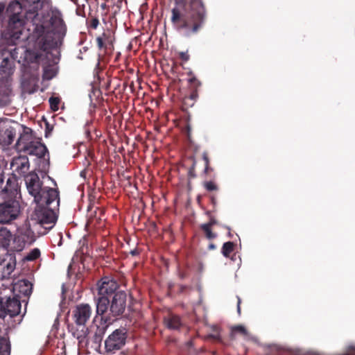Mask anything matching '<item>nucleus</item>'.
Returning <instances> with one entry per match:
<instances>
[{
	"instance_id": "nucleus-1",
	"label": "nucleus",
	"mask_w": 355,
	"mask_h": 355,
	"mask_svg": "<svg viewBox=\"0 0 355 355\" xmlns=\"http://www.w3.org/2000/svg\"><path fill=\"white\" fill-rule=\"evenodd\" d=\"M6 12L8 21L1 37L9 46L16 45L26 22L32 24V36L37 39V46L43 49L55 46L66 35L62 14L52 6L51 0L13 1L8 4Z\"/></svg>"
},
{
	"instance_id": "nucleus-2",
	"label": "nucleus",
	"mask_w": 355,
	"mask_h": 355,
	"mask_svg": "<svg viewBox=\"0 0 355 355\" xmlns=\"http://www.w3.org/2000/svg\"><path fill=\"white\" fill-rule=\"evenodd\" d=\"M171 21L173 27L186 36L196 33L202 27L205 8L201 0H174Z\"/></svg>"
},
{
	"instance_id": "nucleus-3",
	"label": "nucleus",
	"mask_w": 355,
	"mask_h": 355,
	"mask_svg": "<svg viewBox=\"0 0 355 355\" xmlns=\"http://www.w3.org/2000/svg\"><path fill=\"white\" fill-rule=\"evenodd\" d=\"M59 205V196L55 198L45 200L42 203H36L32 220H35L45 230H51L56 222L55 211L58 209Z\"/></svg>"
},
{
	"instance_id": "nucleus-4",
	"label": "nucleus",
	"mask_w": 355,
	"mask_h": 355,
	"mask_svg": "<svg viewBox=\"0 0 355 355\" xmlns=\"http://www.w3.org/2000/svg\"><path fill=\"white\" fill-rule=\"evenodd\" d=\"M24 180L28 193L33 197L36 203H42L44 200L55 198L59 196L57 189L43 186V182L36 173L31 172L24 177Z\"/></svg>"
},
{
	"instance_id": "nucleus-5",
	"label": "nucleus",
	"mask_w": 355,
	"mask_h": 355,
	"mask_svg": "<svg viewBox=\"0 0 355 355\" xmlns=\"http://www.w3.org/2000/svg\"><path fill=\"white\" fill-rule=\"evenodd\" d=\"M33 130L29 128H25L24 134L18 139L17 148L31 155H35L39 158L44 157L46 154L49 157L46 146L40 141H33Z\"/></svg>"
},
{
	"instance_id": "nucleus-6",
	"label": "nucleus",
	"mask_w": 355,
	"mask_h": 355,
	"mask_svg": "<svg viewBox=\"0 0 355 355\" xmlns=\"http://www.w3.org/2000/svg\"><path fill=\"white\" fill-rule=\"evenodd\" d=\"M97 291L98 297L96 300V311H107L110 306V297L119 288L118 282L110 277H103L98 281Z\"/></svg>"
},
{
	"instance_id": "nucleus-7",
	"label": "nucleus",
	"mask_w": 355,
	"mask_h": 355,
	"mask_svg": "<svg viewBox=\"0 0 355 355\" xmlns=\"http://www.w3.org/2000/svg\"><path fill=\"white\" fill-rule=\"evenodd\" d=\"M20 214V203L16 199L9 198L0 203V224L11 223Z\"/></svg>"
},
{
	"instance_id": "nucleus-8",
	"label": "nucleus",
	"mask_w": 355,
	"mask_h": 355,
	"mask_svg": "<svg viewBox=\"0 0 355 355\" xmlns=\"http://www.w3.org/2000/svg\"><path fill=\"white\" fill-rule=\"evenodd\" d=\"M128 338V329L121 327L115 329L105 340V349L107 353H114L122 349Z\"/></svg>"
},
{
	"instance_id": "nucleus-9",
	"label": "nucleus",
	"mask_w": 355,
	"mask_h": 355,
	"mask_svg": "<svg viewBox=\"0 0 355 355\" xmlns=\"http://www.w3.org/2000/svg\"><path fill=\"white\" fill-rule=\"evenodd\" d=\"M64 37L60 39L57 44L48 49H43L37 46V39H35V46L33 49H27L25 52L24 58L29 63H40L45 60L49 51L52 49L58 48L62 44Z\"/></svg>"
},
{
	"instance_id": "nucleus-10",
	"label": "nucleus",
	"mask_w": 355,
	"mask_h": 355,
	"mask_svg": "<svg viewBox=\"0 0 355 355\" xmlns=\"http://www.w3.org/2000/svg\"><path fill=\"white\" fill-rule=\"evenodd\" d=\"M4 184V178L0 176V195H6L9 198H14L18 193L19 186L17 178L15 175L8 177L6 183Z\"/></svg>"
},
{
	"instance_id": "nucleus-11",
	"label": "nucleus",
	"mask_w": 355,
	"mask_h": 355,
	"mask_svg": "<svg viewBox=\"0 0 355 355\" xmlns=\"http://www.w3.org/2000/svg\"><path fill=\"white\" fill-rule=\"evenodd\" d=\"M15 48L7 49L6 47H0V53L2 61L0 64V72L5 77L9 76L13 73V62L12 51H15Z\"/></svg>"
},
{
	"instance_id": "nucleus-12",
	"label": "nucleus",
	"mask_w": 355,
	"mask_h": 355,
	"mask_svg": "<svg viewBox=\"0 0 355 355\" xmlns=\"http://www.w3.org/2000/svg\"><path fill=\"white\" fill-rule=\"evenodd\" d=\"M21 302H24V311H26L28 302L26 300H20L18 296L8 297L4 301L3 297H0V311H21Z\"/></svg>"
},
{
	"instance_id": "nucleus-13",
	"label": "nucleus",
	"mask_w": 355,
	"mask_h": 355,
	"mask_svg": "<svg viewBox=\"0 0 355 355\" xmlns=\"http://www.w3.org/2000/svg\"><path fill=\"white\" fill-rule=\"evenodd\" d=\"M114 37L110 33H103L96 39V44L100 50H103L105 54H110L113 52Z\"/></svg>"
},
{
	"instance_id": "nucleus-14",
	"label": "nucleus",
	"mask_w": 355,
	"mask_h": 355,
	"mask_svg": "<svg viewBox=\"0 0 355 355\" xmlns=\"http://www.w3.org/2000/svg\"><path fill=\"white\" fill-rule=\"evenodd\" d=\"M189 82L192 87V91L189 96H186L182 101L184 110L193 107L198 98L197 88L200 86V82L195 77L189 78Z\"/></svg>"
},
{
	"instance_id": "nucleus-15",
	"label": "nucleus",
	"mask_w": 355,
	"mask_h": 355,
	"mask_svg": "<svg viewBox=\"0 0 355 355\" xmlns=\"http://www.w3.org/2000/svg\"><path fill=\"white\" fill-rule=\"evenodd\" d=\"M127 295L124 291L114 293L112 300L110 301V311H125L126 307Z\"/></svg>"
},
{
	"instance_id": "nucleus-16",
	"label": "nucleus",
	"mask_w": 355,
	"mask_h": 355,
	"mask_svg": "<svg viewBox=\"0 0 355 355\" xmlns=\"http://www.w3.org/2000/svg\"><path fill=\"white\" fill-rule=\"evenodd\" d=\"M11 166L20 175H25L29 170L30 164L27 157L19 156L13 159Z\"/></svg>"
},
{
	"instance_id": "nucleus-17",
	"label": "nucleus",
	"mask_w": 355,
	"mask_h": 355,
	"mask_svg": "<svg viewBox=\"0 0 355 355\" xmlns=\"http://www.w3.org/2000/svg\"><path fill=\"white\" fill-rule=\"evenodd\" d=\"M17 235L24 239L28 244H32L35 241L34 232L31 229V225L27 221L17 229Z\"/></svg>"
},
{
	"instance_id": "nucleus-18",
	"label": "nucleus",
	"mask_w": 355,
	"mask_h": 355,
	"mask_svg": "<svg viewBox=\"0 0 355 355\" xmlns=\"http://www.w3.org/2000/svg\"><path fill=\"white\" fill-rule=\"evenodd\" d=\"M12 234L10 231L3 226L0 225V248L8 250Z\"/></svg>"
},
{
	"instance_id": "nucleus-19",
	"label": "nucleus",
	"mask_w": 355,
	"mask_h": 355,
	"mask_svg": "<svg viewBox=\"0 0 355 355\" xmlns=\"http://www.w3.org/2000/svg\"><path fill=\"white\" fill-rule=\"evenodd\" d=\"M164 323L166 327L171 329H178L182 325L180 318L170 312L167 316L164 318Z\"/></svg>"
},
{
	"instance_id": "nucleus-20",
	"label": "nucleus",
	"mask_w": 355,
	"mask_h": 355,
	"mask_svg": "<svg viewBox=\"0 0 355 355\" xmlns=\"http://www.w3.org/2000/svg\"><path fill=\"white\" fill-rule=\"evenodd\" d=\"M12 239V243L10 247V250L13 252H21L22 251L24 248L26 247V245L28 244L24 239L20 237L17 234L15 235V236Z\"/></svg>"
},
{
	"instance_id": "nucleus-21",
	"label": "nucleus",
	"mask_w": 355,
	"mask_h": 355,
	"mask_svg": "<svg viewBox=\"0 0 355 355\" xmlns=\"http://www.w3.org/2000/svg\"><path fill=\"white\" fill-rule=\"evenodd\" d=\"M90 318V312H73V318L77 325H85Z\"/></svg>"
},
{
	"instance_id": "nucleus-22",
	"label": "nucleus",
	"mask_w": 355,
	"mask_h": 355,
	"mask_svg": "<svg viewBox=\"0 0 355 355\" xmlns=\"http://www.w3.org/2000/svg\"><path fill=\"white\" fill-rule=\"evenodd\" d=\"M10 354V344L7 337L0 336V355Z\"/></svg>"
},
{
	"instance_id": "nucleus-23",
	"label": "nucleus",
	"mask_w": 355,
	"mask_h": 355,
	"mask_svg": "<svg viewBox=\"0 0 355 355\" xmlns=\"http://www.w3.org/2000/svg\"><path fill=\"white\" fill-rule=\"evenodd\" d=\"M236 334H240L243 336H247L248 334L245 327L240 324L233 326L231 328L230 336L232 339H234Z\"/></svg>"
},
{
	"instance_id": "nucleus-24",
	"label": "nucleus",
	"mask_w": 355,
	"mask_h": 355,
	"mask_svg": "<svg viewBox=\"0 0 355 355\" xmlns=\"http://www.w3.org/2000/svg\"><path fill=\"white\" fill-rule=\"evenodd\" d=\"M235 244L232 241H227L223 243L221 252L225 257H230L231 254L234 251Z\"/></svg>"
},
{
	"instance_id": "nucleus-25",
	"label": "nucleus",
	"mask_w": 355,
	"mask_h": 355,
	"mask_svg": "<svg viewBox=\"0 0 355 355\" xmlns=\"http://www.w3.org/2000/svg\"><path fill=\"white\" fill-rule=\"evenodd\" d=\"M3 266V277H9L15 268L16 263L15 261H9L4 265L1 264Z\"/></svg>"
},
{
	"instance_id": "nucleus-26",
	"label": "nucleus",
	"mask_w": 355,
	"mask_h": 355,
	"mask_svg": "<svg viewBox=\"0 0 355 355\" xmlns=\"http://www.w3.org/2000/svg\"><path fill=\"white\" fill-rule=\"evenodd\" d=\"M40 250L38 248L31 250L23 259L24 261H33L40 257Z\"/></svg>"
},
{
	"instance_id": "nucleus-27",
	"label": "nucleus",
	"mask_w": 355,
	"mask_h": 355,
	"mask_svg": "<svg viewBox=\"0 0 355 355\" xmlns=\"http://www.w3.org/2000/svg\"><path fill=\"white\" fill-rule=\"evenodd\" d=\"M200 229L203 231L207 239L211 240L216 238L217 234L212 232L211 227H209V225L202 224Z\"/></svg>"
},
{
	"instance_id": "nucleus-28",
	"label": "nucleus",
	"mask_w": 355,
	"mask_h": 355,
	"mask_svg": "<svg viewBox=\"0 0 355 355\" xmlns=\"http://www.w3.org/2000/svg\"><path fill=\"white\" fill-rule=\"evenodd\" d=\"M50 107L53 111H57L58 110V106L60 102V100L58 97H51L49 100Z\"/></svg>"
},
{
	"instance_id": "nucleus-29",
	"label": "nucleus",
	"mask_w": 355,
	"mask_h": 355,
	"mask_svg": "<svg viewBox=\"0 0 355 355\" xmlns=\"http://www.w3.org/2000/svg\"><path fill=\"white\" fill-rule=\"evenodd\" d=\"M21 312H0V324L4 322L6 316L9 313L10 318H15L20 314Z\"/></svg>"
},
{
	"instance_id": "nucleus-30",
	"label": "nucleus",
	"mask_w": 355,
	"mask_h": 355,
	"mask_svg": "<svg viewBox=\"0 0 355 355\" xmlns=\"http://www.w3.org/2000/svg\"><path fill=\"white\" fill-rule=\"evenodd\" d=\"M203 185L205 189L208 191L218 190V186L212 181L205 182Z\"/></svg>"
},
{
	"instance_id": "nucleus-31",
	"label": "nucleus",
	"mask_w": 355,
	"mask_h": 355,
	"mask_svg": "<svg viewBox=\"0 0 355 355\" xmlns=\"http://www.w3.org/2000/svg\"><path fill=\"white\" fill-rule=\"evenodd\" d=\"M23 283V285L26 287V290L24 291V294L28 296L30 295L32 293V286L33 285L28 281V280H23L21 281Z\"/></svg>"
},
{
	"instance_id": "nucleus-32",
	"label": "nucleus",
	"mask_w": 355,
	"mask_h": 355,
	"mask_svg": "<svg viewBox=\"0 0 355 355\" xmlns=\"http://www.w3.org/2000/svg\"><path fill=\"white\" fill-rule=\"evenodd\" d=\"M196 160H193L191 166L189 168V171H188L189 178H195L196 177Z\"/></svg>"
},
{
	"instance_id": "nucleus-33",
	"label": "nucleus",
	"mask_w": 355,
	"mask_h": 355,
	"mask_svg": "<svg viewBox=\"0 0 355 355\" xmlns=\"http://www.w3.org/2000/svg\"><path fill=\"white\" fill-rule=\"evenodd\" d=\"M73 301H68L67 302H65V300H62V301L60 302V309L62 311L64 310V309H71L73 308L72 306H71L70 304H73Z\"/></svg>"
},
{
	"instance_id": "nucleus-34",
	"label": "nucleus",
	"mask_w": 355,
	"mask_h": 355,
	"mask_svg": "<svg viewBox=\"0 0 355 355\" xmlns=\"http://www.w3.org/2000/svg\"><path fill=\"white\" fill-rule=\"evenodd\" d=\"M90 310H91V306H89V304L83 303L79 305H76L75 311H90Z\"/></svg>"
},
{
	"instance_id": "nucleus-35",
	"label": "nucleus",
	"mask_w": 355,
	"mask_h": 355,
	"mask_svg": "<svg viewBox=\"0 0 355 355\" xmlns=\"http://www.w3.org/2000/svg\"><path fill=\"white\" fill-rule=\"evenodd\" d=\"M202 159L205 162V166L209 165V158L208 156V153L207 152H203L202 153Z\"/></svg>"
},
{
	"instance_id": "nucleus-36",
	"label": "nucleus",
	"mask_w": 355,
	"mask_h": 355,
	"mask_svg": "<svg viewBox=\"0 0 355 355\" xmlns=\"http://www.w3.org/2000/svg\"><path fill=\"white\" fill-rule=\"evenodd\" d=\"M99 24V21L97 18L92 19L90 21V26L93 28H96Z\"/></svg>"
},
{
	"instance_id": "nucleus-37",
	"label": "nucleus",
	"mask_w": 355,
	"mask_h": 355,
	"mask_svg": "<svg viewBox=\"0 0 355 355\" xmlns=\"http://www.w3.org/2000/svg\"><path fill=\"white\" fill-rule=\"evenodd\" d=\"M180 57L182 60H183L184 61H187L189 58V55H188V53L187 52H181L180 53Z\"/></svg>"
},
{
	"instance_id": "nucleus-38",
	"label": "nucleus",
	"mask_w": 355,
	"mask_h": 355,
	"mask_svg": "<svg viewBox=\"0 0 355 355\" xmlns=\"http://www.w3.org/2000/svg\"><path fill=\"white\" fill-rule=\"evenodd\" d=\"M46 130H45V137H48L49 135L51 133L53 128H50L49 124L48 123H46Z\"/></svg>"
},
{
	"instance_id": "nucleus-39",
	"label": "nucleus",
	"mask_w": 355,
	"mask_h": 355,
	"mask_svg": "<svg viewBox=\"0 0 355 355\" xmlns=\"http://www.w3.org/2000/svg\"><path fill=\"white\" fill-rule=\"evenodd\" d=\"M213 168L209 166H205V169L203 173L206 175L209 174L210 172L213 171Z\"/></svg>"
},
{
	"instance_id": "nucleus-40",
	"label": "nucleus",
	"mask_w": 355,
	"mask_h": 355,
	"mask_svg": "<svg viewBox=\"0 0 355 355\" xmlns=\"http://www.w3.org/2000/svg\"><path fill=\"white\" fill-rule=\"evenodd\" d=\"M205 224L209 225V227H211L213 225L217 224V220L215 218H211L207 223H205Z\"/></svg>"
},
{
	"instance_id": "nucleus-41",
	"label": "nucleus",
	"mask_w": 355,
	"mask_h": 355,
	"mask_svg": "<svg viewBox=\"0 0 355 355\" xmlns=\"http://www.w3.org/2000/svg\"><path fill=\"white\" fill-rule=\"evenodd\" d=\"M10 92V90L9 89L8 87H7L6 89L5 90V92H4V94H3V101L4 102H6L7 100L6 98H8Z\"/></svg>"
},
{
	"instance_id": "nucleus-42",
	"label": "nucleus",
	"mask_w": 355,
	"mask_h": 355,
	"mask_svg": "<svg viewBox=\"0 0 355 355\" xmlns=\"http://www.w3.org/2000/svg\"><path fill=\"white\" fill-rule=\"evenodd\" d=\"M54 75H55L54 72H52L51 74H49L48 70L47 69L44 70V76L47 78H51L54 76Z\"/></svg>"
},
{
	"instance_id": "nucleus-43",
	"label": "nucleus",
	"mask_w": 355,
	"mask_h": 355,
	"mask_svg": "<svg viewBox=\"0 0 355 355\" xmlns=\"http://www.w3.org/2000/svg\"><path fill=\"white\" fill-rule=\"evenodd\" d=\"M187 135L188 139L190 140V137H191V127L189 125H187Z\"/></svg>"
},
{
	"instance_id": "nucleus-44",
	"label": "nucleus",
	"mask_w": 355,
	"mask_h": 355,
	"mask_svg": "<svg viewBox=\"0 0 355 355\" xmlns=\"http://www.w3.org/2000/svg\"><path fill=\"white\" fill-rule=\"evenodd\" d=\"M130 254L132 255V256H137L139 254V252L137 249H134L132 250H131L130 252Z\"/></svg>"
},
{
	"instance_id": "nucleus-45",
	"label": "nucleus",
	"mask_w": 355,
	"mask_h": 355,
	"mask_svg": "<svg viewBox=\"0 0 355 355\" xmlns=\"http://www.w3.org/2000/svg\"><path fill=\"white\" fill-rule=\"evenodd\" d=\"M187 288V286H183V285H180L179 286V292L183 293Z\"/></svg>"
},
{
	"instance_id": "nucleus-46",
	"label": "nucleus",
	"mask_w": 355,
	"mask_h": 355,
	"mask_svg": "<svg viewBox=\"0 0 355 355\" xmlns=\"http://www.w3.org/2000/svg\"><path fill=\"white\" fill-rule=\"evenodd\" d=\"M238 298V302H237V311H241V307H240V304H241V299L239 297H237Z\"/></svg>"
},
{
	"instance_id": "nucleus-47",
	"label": "nucleus",
	"mask_w": 355,
	"mask_h": 355,
	"mask_svg": "<svg viewBox=\"0 0 355 355\" xmlns=\"http://www.w3.org/2000/svg\"><path fill=\"white\" fill-rule=\"evenodd\" d=\"M95 340L96 341H101V336L98 335L96 333L95 334Z\"/></svg>"
},
{
	"instance_id": "nucleus-48",
	"label": "nucleus",
	"mask_w": 355,
	"mask_h": 355,
	"mask_svg": "<svg viewBox=\"0 0 355 355\" xmlns=\"http://www.w3.org/2000/svg\"><path fill=\"white\" fill-rule=\"evenodd\" d=\"M216 248V245L214 243H210L208 246L209 250H214Z\"/></svg>"
},
{
	"instance_id": "nucleus-49",
	"label": "nucleus",
	"mask_w": 355,
	"mask_h": 355,
	"mask_svg": "<svg viewBox=\"0 0 355 355\" xmlns=\"http://www.w3.org/2000/svg\"><path fill=\"white\" fill-rule=\"evenodd\" d=\"M211 202H212L214 205H216V198H215L214 196H212V197H211Z\"/></svg>"
},
{
	"instance_id": "nucleus-50",
	"label": "nucleus",
	"mask_w": 355,
	"mask_h": 355,
	"mask_svg": "<svg viewBox=\"0 0 355 355\" xmlns=\"http://www.w3.org/2000/svg\"><path fill=\"white\" fill-rule=\"evenodd\" d=\"M202 268H203V266H202V263H199V270L200 271H202Z\"/></svg>"
},
{
	"instance_id": "nucleus-51",
	"label": "nucleus",
	"mask_w": 355,
	"mask_h": 355,
	"mask_svg": "<svg viewBox=\"0 0 355 355\" xmlns=\"http://www.w3.org/2000/svg\"><path fill=\"white\" fill-rule=\"evenodd\" d=\"M105 313V312H104V311H102V312H101V313H100V312H96V313H97V314L102 315H103Z\"/></svg>"
},
{
	"instance_id": "nucleus-52",
	"label": "nucleus",
	"mask_w": 355,
	"mask_h": 355,
	"mask_svg": "<svg viewBox=\"0 0 355 355\" xmlns=\"http://www.w3.org/2000/svg\"><path fill=\"white\" fill-rule=\"evenodd\" d=\"M76 1L77 0H71V1L74 2L75 3H76Z\"/></svg>"
},
{
	"instance_id": "nucleus-53",
	"label": "nucleus",
	"mask_w": 355,
	"mask_h": 355,
	"mask_svg": "<svg viewBox=\"0 0 355 355\" xmlns=\"http://www.w3.org/2000/svg\"><path fill=\"white\" fill-rule=\"evenodd\" d=\"M69 313H70V312H69V311H67V316H69Z\"/></svg>"
},
{
	"instance_id": "nucleus-54",
	"label": "nucleus",
	"mask_w": 355,
	"mask_h": 355,
	"mask_svg": "<svg viewBox=\"0 0 355 355\" xmlns=\"http://www.w3.org/2000/svg\"><path fill=\"white\" fill-rule=\"evenodd\" d=\"M118 313L116 314V315H120L119 313H122L123 312H117Z\"/></svg>"
},
{
	"instance_id": "nucleus-55",
	"label": "nucleus",
	"mask_w": 355,
	"mask_h": 355,
	"mask_svg": "<svg viewBox=\"0 0 355 355\" xmlns=\"http://www.w3.org/2000/svg\"><path fill=\"white\" fill-rule=\"evenodd\" d=\"M214 338H217L218 336H212Z\"/></svg>"
}]
</instances>
